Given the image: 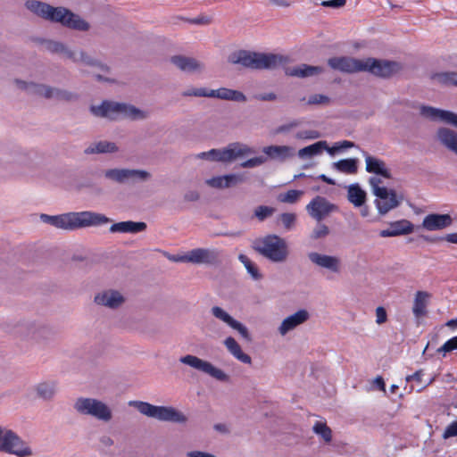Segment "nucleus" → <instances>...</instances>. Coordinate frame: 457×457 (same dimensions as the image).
<instances>
[{
	"label": "nucleus",
	"instance_id": "58",
	"mask_svg": "<svg viewBox=\"0 0 457 457\" xmlns=\"http://www.w3.org/2000/svg\"><path fill=\"white\" fill-rule=\"evenodd\" d=\"M14 83L18 87L27 91L28 94L36 96V92H34V86H41V84L34 83V82H26L21 79H15Z\"/></svg>",
	"mask_w": 457,
	"mask_h": 457
},
{
	"label": "nucleus",
	"instance_id": "15",
	"mask_svg": "<svg viewBox=\"0 0 457 457\" xmlns=\"http://www.w3.org/2000/svg\"><path fill=\"white\" fill-rule=\"evenodd\" d=\"M187 259L190 263L216 266L222 262V251L216 248H195L190 251Z\"/></svg>",
	"mask_w": 457,
	"mask_h": 457
},
{
	"label": "nucleus",
	"instance_id": "44",
	"mask_svg": "<svg viewBox=\"0 0 457 457\" xmlns=\"http://www.w3.org/2000/svg\"><path fill=\"white\" fill-rule=\"evenodd\" d=\"M238 259L244 264L247 272L254 280H259L262 278V276L260 273L257 266L246 255L239 254Z\"/></svg>",
	"mask_w": 457,
	"mask_h": 457
},
{
	"label": "nucleus",
	"instance_id": "25",
	"mask_svg": "<svg viewBox=\"0 0 457 457\" xmlns=\"http://www.w3.org/2000/svg\"><path fill=\"white\" fill-rule=\"evenodd\" d=\"M170 62L181 71L187 73L201 72L204 69V63L195 58L185 55H174L170 58Z\"/></svg>",
	"mask_w": 457,
	"mask_h": 457
},
{
	"label": "nucleus",
	"instance_id": "17",
	"mask_svg": "<svg viewBox=\"0 0 457 457\" xmlns=\"http://www.w3.org/2000/svg\"><path fill=\"white\" fill-rule=\"evenodd\" d=\"M25 6L34 14L52 22H56V20H61L62 18V16L59 15L62 6L54 7L37 0H28L25 3Z\"/></svg>",
	"mask_w": 457,
	"mask_h": 457
},
{
	"label": "nucleus",
	"instance_id": "2",
	"mask_svg": "<svg viewBox=\"0 0 457 457\" xmlns=\"http://www.w3.org/2000/svg\"><path fill=\"white\" fill-rule=\"evenodd\" d=\"M228 62L251 70H276L287 64L288 58L278 54L238 50L228 55Z\"/></svg>",
	"mask_w": 457,
	"mask_h": 457
},
{
	"label": "nucleus",
	"instance_id": "7",
	"mask_svg": "<svg viewBox=\"0 0 457 457\" xmlns=\"http://www.w3.org/2000/svg\"><path fill=\"white\" fill-rule=\"evenodd\" d=\"M73 409L80 415L90 416L104 423L110 422L113 417L111 407L96 398L79 397L73 403Z\"/></svg>",
	"mask_w": 457,
	"mask_h": 457
},
{
	"label": "nucleus",
	"instance_id": "8",
	"mask_svg": "<svg viewBox=\"0 0 457 457\" xmlns=\"http://www.w3.org/2000/svg\"><path fill=\"white\" fill-rule=\"evenodd\" d=\"M371 186L372 193L377 197L375 200L376 206L381 215H385L392 209L396 208L402 202L403 197L386 187H380L381 179L372 177L369 179Z\"/></svg>",
	"mask_w": 457,
	"mask_h": 457
},
{
	"label": "nucleus",
	"instance_id": "46",
	"mask_svg": "<svg viewBox=\"0 0 457 457\" xmlns=\"http://www.w3.org/2000/svg\"><path fill=\"white\" fill-rule=\"evenodd\" d=\"M303 195V191L302 190H288L284 194H280L278 196V200L281 203L287 204H295L296 203L300 197Z\"/></svg>",
	"mask_w": 457,
	"mask_h": 457
},
{
	"label": "nucleus",
	"instance_id": "39",
	"mask_svg": "<svg viewBox=\"0 0 457 457\" xmlns=\"http://www.w3.org/2000/svg\"><path fill=\"white\" fill-rule=\"evenodd\" d=\"M431 79L440 86L457 87V71L437 72L433 74Z\"/></svg>",
	"mask_w": 457,
	"mask_h": 457
},
{
	"label": "nucleus",
	"instance_id": "63",
	"mask_svg": "<svg viewBox=\"0 0 457 457\" xmlns=\"http://www.w3.org/2000/svg\"><path fill=\"white\" fill-rule=\"evenodd\" d=\"M387 320V314L386 309L382 306H379L376 309V322L378 325L385 323Z\"/></svg>",
	"mask_w": 457,
	"mask_h": 457
},
{
	"label": "nucleus",
	"instance_id": "53",
	"mask_svg": "<svg viewBox=\"0 0 457 457\" xmlns=\"http://www.w3.org/2000/svg\"><path fill=\"white\" fill-rule=\"evenodd\" d=\"M226 176L227 183L225 186H227L228 188L231 187H235L238 184H241L246 180V178L244 174H228Z\"/></svg>",
	"mask_w": 457,
	"mask_h": 457
},
{
	"label": "nucleus",
	"instance_id": "50",
	"mask_svg": "<svg viewBox=\"0 0 457 457\" xmlns=\"http://www.w3.org/2000/svg\"><path fill=\"white\" fill-rule=\"evenodd\" d=\"M329 234V228L327 225L318 223V225L313 228L311 233V238L313 240H317L320 238H324Z\"/></svg>",
	"mask_w": 457,
	"mask_h": 457
},
{
	"label": "nucleus",
	"instance_id": "18",
	"mask_svg": "<svg viewBox=\"0 0 457 457\" xmlns=\"http://www.w3.org/2000/svg\"><path fill=\"white\" fill-rule=\"evenodd\" d=\"M337 209L334 204H331L325 197L317 195L306 206V210L311 217L318 222L328 217Z\"/></svg>",
	"mask_w": 457,
	"mask_h": 457
},
{
	"label": "nucleus",
	"instance_id": "59",
	"mask_svg": "<svg viewBox=\"0 0 457 457\" xmlns=\"http://www.w3.org/2000/svg\"><path fill=\"white\" fill-rule=\"evenodd\" d=\"M296 216L295 213L284 212L280 215V220L287 229H290L295 224Z\"/></svg>",
	"mask_w": 457,
	"mask_h": 457
},
{
	"label": "nucleus",
	"instance_id": "35",
	"mask_svg": "<svg viewBox=\"0 0 457 457\" xmlns=\"http://www.w3.org/2000/svg\"><path fill=\"white\" fill-rule=\"evenodd\" d=\"M411 231L410 223L406 220H401L392 223L386 229H383L379 232V236L382 237H397L400 235H405Z\"/></svg>",
	"mask_w": 457,
	"mask_h": 457
},
{
	"label": "nucleus",
	"instance_id": "29",
	"mask_svg": "<svg viewBox=\"0 0 457 457\" xmlns=\"http://www.w3.org/2000/svg\"><path fill=\"white\" fill-rule=\"evenodd\" d=\"M366 170L369 173L380 175L386 179H391V173L386 168V162L377 157L371 156L364 152Z\"/></svg>",
	"mask_w": 457,
	"mask_h": 457
},
{
	"label": "nucleus",
	"instance_id": "14",
	"mask_svg": "<svg viewBox=\"0 0 457 457\" xmlns=\"http://www.w3.org/2000/svg\"><path fill=\"white\" fill-rule=\"evenodd\" d=\"M36 96L46 99H53L59 102L71 103L79 100V95L60 87H51L46 84L34 86Z\"/></svg>",
	"mask_w": 457,
	"mask_h": 457
},
{
	"label": "nucleus",
	"instance_id": "61",
	"mask_svg": "<svg viewBox=\"0 0 457 457\" xmlns=\"http://www.w3.org/2000/svg\"><path fill=\"white\" fill-rule=\"evenodd\" d=\"M444 439L457 436V420L451 422L445 429L443 435Z\"/></svg>",
	"mask_w": 457,
	"mask_h": 457
},
{
	"label": "nucleus",
	"instance_id": "31",
	"mask_svg": "<svg viewBox=\"0 0 457 457\" xmlns=\"http://www.w3.org/2000/svg\"><path fill=\"white\" fill-rule=\"evenodd\" d=\"M41 43L44 45L45 49L52 54H62L70 60L74 59V51L60 41L43 39Z\"/></svg>",
	"mask_w": 457,
	"mask_h": 457
},
{
	"label": "nucleus",
	"instance_id": "36",
	"mask_svg": "<svg viewBox=\"0 0 457 457\" xmlns=\"http://www.w3.org/2000/svg\"><path fill=\"white\" fill-rule=\"evenodd\" d=\"M424 375V370H420L412 375L407 376L405 378L407 385L405 386L404 390L408 391L409 393L413 391L418 393L420 392L428 385L425 383V381L422 380V377Z\"/></svg>",
	"mask_w": 457,
	"mask_h": 457
},
{
	"label": "nucleus",
	"instance_id": "16",
	"mask_svg": "<svg viewBox=\"0 0 457 457\" xmlns=\"http://www.w3.org/2000/svg\"><path fill=\"white\" fill-rule=\"evenodd\" d=\"M364 59H357L350 56H336L328 60V66L345 73H356L363 71Z\"/></svg>",
	"mask_w": 457,
	"mask_h": 457
},
{
	"label": "nucleus",
	"instance_id": "13",
	"mask_svg": "<svg viewBox=\"0 0 457 457\" xmlns=\"http://www.w3.org/2000/svg\"><path fill=\"white\" fill-rule=\"evenodd\" d=\"M179 361L195 369L196 370L205 373L219 381L227 382L229 379L228 375H227L222 370L216 368L210 361H204L195 355L187 354L182 356L180 357Z\"/></svg>",
	"mask_w": 457,
	"mask_h": 457
},
{
	"label": "nucleus",
	"instance_id": "60",
	"mask_svg": "<svg viewBox=\"0 0 457 457\" xmlns=\"http://www.w3.org/2000/svg\"><path fill=\"white\" fill-rule=\"evenodd\" d=\"M457 349V336L452 337L447 340L440 348H438L437 352L439 353H448Z\"/></svg>",
	"mask_w": 457,
	"mask_h": 457
},
{
	"label": "nucleus",
	"instance_id": "43",
	"mask_svg": "<svg viewBox=\"0 0 457 457\" xmlns=\"http://www.w3.org/2000/svg\"><path fill=\"white\" fill-rule=\"evenodd\" d=\"M328 148L326 141H318L311 145L305 146L298 151V156L300 158L312 157L320 154L323 150Z\"/></svg>",
	"mask_w": 457,
	"mask_h": 457
},
{
	"label": "nucleus",
	"instance_id": "24",
	"mask_svg": "<svg viewBox=\"0 0 457 457\" xmlns=\"http://www.w3.org/2000/svg\"><path fill=\"white\" fill-rule=\"evenodd\" d=\"M265 157L279 162H284L295 155V149L290 145H268L262 148Z\"/></svg>",
	"mask_w": 457,
	"mask_h": 457
},
{
	"label": "nucleus",
	"instance_id": "19",
	"mask_svg": "<svg viewBox=\"0 0 457 457\" xmlns=\"http://www.w3.org/2000/svg\"><path fill=\"white\" fill-rule=\"evenodd\" d=\"M212 314L220 321L224 322L231 328L237 330L241 337L248 342L252 341L251 335L249 333L248 328L242 324L241 322L235 320L232 316H230L225 310H223L220 306H213L211 309Z\"/></svg>",
	"mask_w": 457,
	"mask_h": 457
},
{
	"label": "nucleus",
	"instance_id": "57",
	"mask_svg": "<svg viewBox=\"0 0 457 457\" xmlns=\"http://www.w3.org/2000/svg\"><path fill=\"white\" fill-rule=\"evenodd\" d=\"M329 103L330 98L321 94L312 95L308 99V104L328 105Z\"/></svg>",
	"mask_w": 457,
	"mask_h": 457
},
{
	"label": "nucleus",
	"instance_id": "32",
	"mask_svg": "<svg viewBox=\"0 0 457 457\" xmlns=\"http://www.w3.org/2000/svg\"><path fill=\"white\" fill-rule=\"evenodd\" d=\"M34 390L39 399L50 402L56 395L57 383L55 381H43L36 385Z\"/></svg>",
	"mask_w": 457,
	"mask_h": 457
},
{
	"label": "nucleus",
	"instance_id": "48",
	"mask_svg": "<svg viewBox=\"0 0 457 457\" xmlns=\"http://www.w3.org/2000/svg\"><path fill=\"white\" fill-rule=\"evenodd\" d=\"M302 124H303L302 120H298V119L293 120L287 123H285V124H282V125L277 127L274 130V134H276V135L287 134V133L290 132L292 129L301 126Z\"/></svg>",
	"mask_w": 457,
	"mask_h": 457
},
{
	"label": "nucleus",
	"instance_id": "55",
	"mask_svg": "<svg viewBox=\"0 0 457 457\" xmlns=\"http://www.w3.org/2000/svg\"><path fill=\"white\" fill-rule=\"evenodd\" d=\"M267 162V157L265 156H257L251 159H248L243 162L240 166L242 168H254L262 165Z\"/></svg>",
	"mask_w": 457,
	"mask_h": 457
},
{
	"label": "nucleus",
	"instance_id": "45",
	"mask_svg": "<svg viewBox=\"0 0 457 457\" xmlns=\"http://www.w3.org/2000/svg\"><path fill=\"white\" fill-rule=\"evenodd\" d=\"M313 432L317 435H319L320 436L322 437V439L326 442V443H330L331 440H332V430L329 427L327 426L326 423H322V422H320V421H317L313 428Z\"/></svg>",
	"mask_w": 457,
	"mask_h": 457
},
{
	"label": "nucleus",
	"instance_id": "1",
	"mask_svg": "<svg viewBox=\"0 0 457 457\" xmlns=\"http://www.w3.org/2000/svg\"><path fill=\"white\" fill-rule=\"evenodd\" d=\"M40 218L45 223L50 224L56 228L69 231L87 227H98L112 221L104 214L90 211L67 212L53 216L41 214Z\"/></svg>",
	"mask_w": 457,
	"mask_h": 457
},
{
	"label": "nucleus",
	"instance_id": "22",
	"mask_svg": "<svg viewBox=\"0 0 457 457\" xmlns=\"http://www.w3.org/2000/svg\"><path fill=\"white\" fill-rule=\"evenodd\" d=\"M308 259L314 265L326 269L333 273H338L341 270V260L337 256L311 252L308 253Z\"/></svg>",
	"mask_w": 457,
	"mask_h": 457
},
{
	"label": "nucleus",
	"instance_id": "49",
	"mask_svg": "<svg viewBox=\"0 0 457 457\" xmlns=\"http://www.w3.org/2000/svg\"><path fill=\"white\" fill-rule=\"evenodd\" d=\"M353 146H355L353 142L348 141V140H344V141H340V142L336 143L331 147H329L328 145V148H326V151L330 155H335L337 153L342 152V151H344L345 149H348V148H352Z\"/></svg>",
	"mask_w": 457,
	"mask_h": 457
},
{
	"label": "nucleus",
	"instance_id": "51",
	"mask_svg": "<svg viewBox=\"0 0 457 457\" xmlns=\"http://www.w3.org/2000/svg\"><path fill=\"white\" fill-rule=\"evenodd\" d=\"M205 183L213 188L223 189L228 188L225 184L227 183L226 176H218L206 179Z\"/></svg>",
	"mask_w": 457,
	"mask_h": 457
},
{
	"label": "nucleus",
	"instance_id": "34",
	"mask_svg": "<svg viewBox=\"0 0 457 457\" xmlns=\"http://www.w3.org/2000/svg\"><path fill=\"white\" fill-rule=\"evenodd\" d=\"M428 297V294L424 291H418L416 294V297L414 299L412 312L417 320V322L420 323V320H424L427 314V299Z\"/></svg>",
	"mask_w": 457,
	"mask_h": 457
},
{
	"label": "nucleus",
	"instance_id": "62",
	"mask_svg": "<svg viewBox=\"0 0 457 457\" xmlns=\"http://www.w3.org/2000/svg\"><path fill=\"white\" fill-rule=\"evenodd\" d=\"M345 4L346 0H324L320 4L324 7L340 8L345 6Z\"/></svg>",
	"mask_w": 457,
	"mask_h": 457
},
{
	"label": "nucleus",
	"instance_id": "21",
	"mask_svg": "<svg viewBox=\"0 0 457 457\" xmlns=\"http://www.w3.org/2000/svg\"><path fill=\"white\" fill-rule=\"evenodd\" d=\"M61 12L59 15L62 16L61 20H56V22L61 23L62 26L67 27L71 29L78 31H87L90 29V24L82 19L79 15L72 12L71 10L61 7Z\"/></svg>",
	"mask_w": 457,
	"mask_h": 457
},
{
	"label": "nucleus",
	"instance_id": "5",
	"mask_svg": "<svg viewBox=\"0 0 457 457\" xmlns=\"http://www.w3.org/2000/svg\"><path fill=\"white\" fill-rule=\"evenodd\" d=\"M253 248L266 259L276 263L286 262L289 254L287 243L277 235H268L255 239Z\"/></svg>",
	"mask_w": 457,
	"mask_h": 457
},
{
	"label": "nucleus",
	"instance_id": "20",
	"mask_svg": "<svg viewBox=\"0 0 457 457\" xmlns=\"http://www.w3.org/2000/svg\"><path fill=\"white\" fill-rule=\"evenodd\" d=\"M94 302L97 305L104 306L112 310H116L122 306V304L125 303V297L118 290L106 289L98 292L94 297Z\"/></svg>",
	"mask_w": 457,
	"mask_h": 457
},
{
	"label": "nucleus",
	"instance_id": "54",
	"mask_svg": "<svg viewBox=\"0 0 457 457\" xmlns=\"http://www.w3.org/2000/svg\"><path fill=\"white\" fill-rule=\"evenodd\" d=\"M146 223L145 222H143V221H132V220H128L127 221V233H133V234H136V233H138V232H142V231H145L146 229Z\"/></svg>",
	"mask_w": 457,
	"mask_h": 457
},
{
	"label": "nucleus",
	"instance_id": "3",
	"mask_svg": "<svg viewBox=\"0 0 457 457\" xmlns=\"http://www.w3.org/2000/svg\"><path fill=\"white\" fill-rule=\"evenodd\" d=\"M90 112L98 118L107 119L111 121L120 120H144L148 119L149 112L137 108V106L110 100H104L98 105H91Z\"/></svg>",
	"mask_w": 457,
	"mask_h": 457
},
{
	"label": "nucleus",
	"instance_id": "10",
	"mask_svg": "<svg viewBox=\"0 0 457 457\" xmlns=\"http://www.w3.org/2000/svg\"><path fill=\"white\" fill-rule=\"evenodd\" d=\"M255 154V150L245 144L235 142L222 149H212L209 151L208 160L221 162H231L237 158Z\"/></svg>",
	"mask_w": 457,
	"mask_h": 457
},
{
	"label": "nucleus",
	"instance_id": "40",
	"mask_svg": "<svg viewBox=\"0 0 457 457\" xmlns=\"http://www.w3.org/2000/svg\"><path fill=\"white\" fill-rule=\"evenodd\" d=\"M438 137L440 141L448 149L457 154V133L449 129H441L438 131Z\"/></svg>",
	"mask_w": 457,
	"mask_h": 457
},
{
	"label": "nucleus",
	"instance_id": "41",
	"mask_svg": "<svg viewBox=\"0 0 457 457\" xmlns=\"http://www.w3.org/2000/svg\"><path fill=\"white\" fill-rule=\"evenodd\" d=\"M333 169L346 174H355L358 171V160L355 158L343 159L333 162Z\"/></svg>",
	"mask_w": 457,
	"mask_h": 457
},
{
	"label": "nucleus",
	"instance_id": "38",
	"mask_svg": "<svg viewBox=\"0 0 457 457\" xmlns=\"http://www.w3.org/2000/svg\"><path fill=\"white\" fill-rule=\"evenodd\" d=\"M367 194L359 184H352L347 189V199L355 207L362 206L366 202Z\"/></svg>",
	"mask_w": 457,
	"mask_h": 457
},
{
	"label": "nucleus",
	"instance_id": "47",
	"mask_svg": "<svg viewBox=\"0 0 457 457\" xmlns=\"http://www.w3.org/2000/svg\"><path fill=\"white\" fill-rule=\"evenodd\" d=\"M276 209L267 205H259L254 209L253 217L259 221H263L274 214Z\"/></svg>",
	"mask_w": 457,
	"mask_h": 457
},
{
	"label": "nucleus",
	"instance_id": "52",
	"mask_svg": "<svg viewBox=\"0 0 457 457\" xmlns=\"http://www.w3.org/2000/svg\"><path fill=\"white\" fill-rule=\"evenodd\" d=\"M183 96L209 97V89L205 87L188 88L182 92Z\"/></svg>",
	"mask_w": 457,
	"mask_h": 457
},
{
	"label": "nucleus",
	"instance_id": "37",
	"mask_svg": "<svg viewBox=\"0 0 457 457\" xmlns=\"http://www.w3.org/2000/svg\"><path fill=\"white\" fill-rule=\"evenodd\" d=\"M430 120L457 127V113L430 106Z\"/></svg>",
	"mask_w": 457,
	"mask_h": 457
},
{
	"label": "nucleus",
	"instance_id": "26",
	"mask_svg": "<svg viewBox=\"0 0 457 457\" xmlns=\"http://www.w3.org/2000/svg\"><path fill=\"white\" fill-rule=\"evenodd\" d=\"M322 66H312L302 63L298 66L287 68L286 74L291 77L308 78L315 77L324 72Z\"/></svg>",
	"mask_w": 457,
	"mask_h": 457
},
{
	"label": "nucleus",
	"instance_id": "64",
	"mask_svg": "<svg viewBox=\"0 0 457 457\" xmlns=\"http://www.w3.org/2000/svg\"><path fill=\"white\" fill-rule=\"evenodd\" d=\"M109 230L112 233H127V221L114 223L110 227Z\"/></svg>",
	"mask_w": 457,
	"mask_h": 457
},
{
	"label": "nucleus",
	"instance_id": "9",
	"mask_svg": "<svg viewBox=\"0 0 457 457\" xmlns=\"http://www.w3.org/2000/svg\"><path fill=\"white\" fill-rule=\"evenodd\" d=\"M0 452L14 454L18 457L32 455V450L17 433L12 429L0 426Z\"/></svg>",
	"mask_w": 457,
	"mask_h": 457
},
{
	"label": "nucleus",
	"instance_id": "11",
	"mask_svg": "<svg viewBox=\"0 0 457 457\" xmlns=\"http://www.w3.org/2000/svg\"><path fill=\"white\" fill-rule=\"evenodd\" d=\"M105 179L118 184H126L129 182H145L150 179V172L145 170L113 168L104 170Z\"/></svg>",
	"mask_w": 457,
	"mask_h": 457
},
{
	"label": "nucleus",
	"instance_id": "33",
	"mask_svg": "<svg viewBox=\"0 0 457 457\" xmlns=\"http://www.w3.org/2000/svg\"><path fill=\"white\" fill-rule=\"evenodd\" d=\"M225 347L227 350L239 361L245 363V364H251L252 359L251 357L245 353L239 344L236 341V339L232 337H227L223 342Z\"/></svg>",
	"mask_w": 457,
	"mask_h": 457
},
{
	"label": "nucleus",
	"instance_id": "23",
	"mask_svg": "<svg viewBox=\"0 0 457 457\" xmlns=\"http://www.w3.org/2000/svg\"><path fill=\"white\" fill-rule=\"evenodd\" d=\"M310 318V314L306 310H299L294 314L284 319L278 328L281 336H286L289 331L294 330L298 326L306 322Z\"/></svg>",
	"mask_w": 457,
	"mask_h": 457
},
{
	"label": "nucleus",
	"instance_id": "4",
	"mask_svg": "<svg viewBox=\"0 0 457 457\" xmlns=\"http://www.w3.org/2000/svg\"><path fill=\"white\" fill-rule=\"evenodd\" d=\"M20 337L38 346H47L52 344L57 336V330L54 326L44 320H27L18 326Z\"/></svg>",
	"mask_w": 457,
	"mask_h": 457
},
{
	"label": "nucleus",
	"instance_id": "42",
	"mask_svg": "<svg viewBox=\"0 0 457 457\" xmlns=\"http://www.w3.org/2000/svg\"><path fill=\"white\" fill-rule=\"evenodd\" d=\"M453 223V219L449 214L430 213V230L443 229Z\"/></svg>",
	"mask_w": 457,
	"mask_h": 457
},
{
	"label": "nucleus",
	"instance_id": "56",
	"mask_svg": "<svg viewBox=\"0 0 457 457\" xmlns=\"http://www.w3.org/2000/svg\"><path fill=\"white\" fill-rule=\"evenodd\" d=\"M321 137L320 133L314 129L298 131L295 137L296 139H318Z\"/></svg>",
	"mask_w": 457,
	"mask_h": 457
},
{
	"label": "nucleus",
	"instance_id": "28",
	"mask_svg": "<svg viewBox=\"0 0 457 457\" xmlns=\"http://www.w3.org/2000/svg\"><path fill=\"white\" fill-rule=\"evenodd\" d=\"M209 97L218 98L226 101L234 102H246V96L245 94L238 90H234L227 87H220L218 89H210Z\"/></svg>",
	"mask_w": 457,
	"mask_h": 457
},
{
	"label": "nucleus",
	"instance_id": "30",
	"mask_svg": "<svg viewBox=\"0 0 457 457\" xmlns=\"http://www.w3.org/2000/svg\"><path fill=\"white\" fill-rule=\"evenodd\" d=\"M119 147L114 142L102 140L91 143L85 150V154H114Z\"/></svg>",
	"mask_w": 457,
	"mask_h": 457
},
{
	"label": "nucleus",
	"instance_id": "12",
	"mask_svg": "<svg viewBox=\"0 0 457 457\" xmlns=\"http://www.w3.org/2000/svg\"><path fill=\"white\" fill-rule=\"evenodd\" d=\"M402 70L400 62L395 61L366 58L363 61V71L380 78H389Z\"/></svg>",
	"mask_w": 457,
	"mask_h": 457
},
{
	"label": "nucleus",
	"instance_id": "6",
	"mask_svg": "<svg viewBox=\"0 0 457 457\" xmlns=\"http://www.w3.org/2000/svg\"><path fill=\"white\" fill-rule=\"evenodd\" d=\"M129 405L135 407L141 414L161 421L186 423L187 416L170 406H156L146 402L131 401Z\"/></svg>",
	"mask_w": 457,
	"mask_h": 457
},
{
	"label": "nucleus",
	"instance_id": "27",
	"mask_svg": "<svg viewBox=\"0 0 457 457\" xmlns=\"http://www.w3.org/2000/svg\"><path fill=\"white\" fill-rule=\"evenodd\" d=\"M74 63H81L89 67H96L104 72H110V67L104 63L97 58L90 55L84 50L79 52L74 51V59H71Z\"/></svg>",
	"mask_w": 457,
	"mask_h": 457
}]
</instances>
